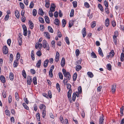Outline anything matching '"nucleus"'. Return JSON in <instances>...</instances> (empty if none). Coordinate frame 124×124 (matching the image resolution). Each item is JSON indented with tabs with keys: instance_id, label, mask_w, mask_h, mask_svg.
I'll return each instance as SVG.
<instances>
[{
	"instance_id": "obj_1",
	"label": "nucleus",
	"mask_w": 124,
	"mask_h": 124,
	"mask_svg": "<svg viewBox=\"0 0 124 124\" xmlns=\"http://www.w3.org/2000/svg\"><path fill=\"white\" fill-rule=\"evenodd\" d=\"M62 71L64 76L67 78L68 80H70L71 78V75L70 73L69 72H67L66 70L64 69H63Z\"/></svg>"
},
{
	"instance_id": "obj_2",
	"label": "nucleus",
	"mask_w": 124,
	"mask_h": 124,
	"mask_svg": "<svg viewBox=\"0 0 124 124\" xmlns=\"http://www.w3.org/2000/svg\"><path fill=\"white\" fill-rule=\"evenodd\" d=\"M43 47L44 48L48 50L50 49V47L49 44L47 43V41L45 40H44L43 41Z\"/></svg>"
},
{
	"instance_id": "obj_3",
	"label": "nucleus",
	"mask_w": 124,
	"mask_h": 124,
	"mask_svg": "<svg viewBox=\"0 0 124 124\" xmlns=\"http://www.w3.org/2000/svg\"><path fill=\"white\" fill-rule=\"evenodd\" d=\"M60 57V54L59 52L57 51L56 53L55 60L56 62H58L59 61Z\"/></svg>"
},
{
	"instance_id": "obj_4",
	"label": "nucleus",
	"mask_w": 124,
	"mask_h": 124,
	"mask_svg": "<svg viewBox=\"0 0 124 124\" xmlns=\"http://www.w3.org/2000/svg\"><path fill=\"white\" fill-rule=\"evenodd\" d=\"M3 53L5 54H6L8 53V48L7 46H4L3 48Z\"/></svg>"
},
{
	"instance_id": "obj_5",
	"label": "nucleus",
	"mask_w": 124,
	"mask_h": 124,
	"mask_svg": "<svg viewBox=\"0 0 124 124\" xmlns=\"http://www.w3.org/2000/svg\"><path fill=\"white\" fill-rule=\"evenodd\" d=\"M56 7L54 3H52L51 5V7L50 8V11L52 12H54L55 10Z\"/></svg>"
},
{
	"instance_id": "obj_6",
	"label": "nucleus",
	"mask_w": 124,
	"mask_h": 124,
	"mask_svg": "<svg viewBox=\"0 0 124 124\" xmlns=\"http://www.w3.org/2000/svg\"><path fill=\"white\" fill-rule=\"evenodd\" d=\"M35 47L36 49L39 48V49H40L42 48V45L41 43H36L35 45Z\"/></svg>"
},
{
	"instance_id": "obj_7",
	"label": "nucleus",
	"mask_w": 124,
	"mask_h": 124,
	"mask_svg": "<svg viewBox=\"0 0 124 124\" xmlns=\"http://www.w3.org/2000/svg\"><path fill=\"white\" fill-rule=\"evenodd\" d=\"M116 84H114L112 85L111 91L112 93H115L116 90Z\"/></svg>"
},
{
	"instance_id": "obj_8",
	"label": "nucleus",
	"mask_w": 124,
	"mask_h": 124,
	"mask_svg": "<svg viewBox=\"0 0 124 124\" xmlns=\"http://www.w3.org/2000/svg\"><path fill=\"white\" fill-rule=\"evenodd\" d=\"M82 33L83 37L84 38L86 34V30L85 28H84L82 30Z\"/></svg>"
},
{
	"instance_id": "obj_9",
	"label": "nucleus",
	"mask_w": 124,
	"mask_h": 124,
	"mask_svg": "<svg viewBox=\"0 0 124 124\" xmlns=\"http://www.w3.org/2000/svg\"><path fill=\"white\" fill-rule=\"evenodd\" d=\"M27 83L29 85H31L32 82V78H31L29 76L27 77Z\"/></svg>"
},
{
	"instance_id": "obj_10",
	"label": "nucleus",
	"mask_w": 124,
	"mask_h": 124,
	"mask_svg": "<svg viewBox=\"0 0 124 124\" xmlns=\"http://www.w3.org/2000/svg\"><path fill=\"white\" fill-rule=\"evenodd\" d=\"M65 58L64 57L62 58L61 62V65L62 67H64L65 64Z\"/></svg>"
},
{
	"instance_id": "obj_11",
	"label": "nucleus",
	"mask_w": 124,
	"mask_h": 124,
	"mask_svg": "<svg viewBox=\"0 0 124 124\" xmlns=\"http://www.w3.org/2000/svg\"><path fill=\"white\" fill-rule=\"evenodd\" d=\"M103 121L104 119H103V116L102 115V116H101L99 119V124H103Z\"/></svg>"
},
{
	"instance_id": "obj_12",
	"label": "nucleus",
	"mask_w": 124,
	"mask_h": 124,
	"mask_svg": "<svg viewBox=\"0 0 124 124\" xmlns=\"http://www.w3.org/2000/svg\"><path fill=\"white\" fill-rule=\"evenodd\" d=\"M0 80L1 82L3 83H4L6 82V79L5 78L3 75H1L0 76Z\"/></svg>"
},
{
	"instance_id": "obj_13",
	"label": "nucleus",
	"mask_w": 124,
	"mask_h": 124,
	"mask_svg": "<svg viewBox=\"0 0 124 124\" xmlns=\"http://www.w3.org/2000/svg\"><path fill=\"white\" fill-rule=\"evenodd\" d=\"M39 108L40 109H42V111L46 110V107L43 104H40L39 106Z\"/></svg>"
},
{
	"instance_id": "obj_14",
	"label": "nucleus",
	"mask_w": 124,
	"mask_h": 124,
	"mask_svg": "<svg viewBox=\"0 0 124 124\" xmlns=\"http://www.w3.org/2000/svg\"><path fill=\"white\" fill-rule=\"evenodd\" d=\"M45 7L47 8H49L50 5V1L49 0H45Z\"/></svg>"
},
{
	"instance_id": "obj_15",
	"label": "nucleus",
	"mask_w": 124,
	"mask_h": 124,
	"mask_svg": "<svg viewBox=\"0 0 124 124\" xmlns=\"http://www.w3.org/2000/svg\"><path fill=\"white\" fill-rule=\"evenodd\" d=\"M29 25L30 28L32 29L34 27L33 24L32 22L30 20L29 21Z\"/></svg>"
},
{
	"instance_id": "obj_16",
	"label": "nucleus",
	"mask_w": 124,
	"mask_h": 124,
	"mask_svg": "<svg viewBox=\"0 0 124 124\" xmlns=\"http://www.w3.org/2000/svg\"><path fill=\"white\" fill-rule=\"evenodd\" d=\"M115 54V53L114 50H112L111 52L109 53V55L108 56L109 57H112Z\"/></svg>"
},
{
	"instance_id": "obj_17",
	"label": "nucleus",
	"mask_w": 124,
	"mask_h": 124,
	"mask_svg": "<svg viewBox=\"0 0 124 124\" xmlns=\"http://www.w3.org/2000/svg\"><path fill=\"white\" fill-rule=\"evenodd\" d=\"M72 92V90H69L67 93V95L68 98L69 99L71 100V94Z\"/></svg>"
},
{
	"instance_id": "obj_18",
	"label": "nucleus",
	"mask_w": 124,
	"mask_h": 124,
	"mask_svg": "<svg viewBox=\"0 0 124 124\" xmlns=\"http://www.w3.org/2000/svg\"><path fill=\"white\" fill-rule=\"evenodd\" d=\"M109 19L108 18H107L105 20V26L108 27L109 25Z\"/></svg>"
},
{
	"instance_id": "obj_19",
	"label": "nucleus",
	"mask_w": 124,
	"mask_h": 124,
	"mask_svg": "<svg viewBox=\"0 0 124 124\" xmlns=\"http://www.w3.org/2000/svg\"><path fill=\"white\" fill-rule=\"evenodd\" d=\"M49 62V60L48 59L46 60L44 62L43 66L44 67L46 68L47 65Z\"/></svg>"
},
{
	"instance_id": "obj_20",
	"label": "nucleus",
	"mask_w": 124,
	"mask_h": 124,
	"mask_svg": "<svg viewBox=\"0 0 124 124\" xmlns=\"http://www.w3.org/2000/svg\"><path fill=\"white\" fill-rule=\"evenodd\" d=\"M15 14L17 18H19L20 14L18 10H16L15 11Z\"/></svg>"
},
{
	"instance_id": "obj_21",
	"label": "nucleus",
	"mask_w": 124,
	"mask_h": 124,
	"mask_svg": "<svg viewBox=\"0 0 124 124\" xmlns=\"http://www.w3.org/2000/svg\"><path fill=\"white\" fill-rule=\"evenodd\" d=\"M98 52L99 54L103 57V54L101 48L99 47L98 49Z\"/></svg>"
},
{
	"instance_id": "obj_22",
	"label": "nucleus",
	"mask_w": 124,
	"mask_h": 124,
	"mask_svg": "<svg viewBox=\"0 0 124 124\" xmlns=\"http://www.w3.org/2000/svg\"><path fill=\"white\" fill-rule=\"evenodd\" d=\"M41 63V60H39L36 66L38 68L40 67Z\"/></svg>"
},
{
	"instance_id": "obj_23",
	"label": "nucleus",
	"mask_w": 124,
	"mask_h": 124,
	"mask_svg": "<svg viewBox=\"0 0 124 124\" xmlns=\"http://www.w3.org/2000/svg\"><path fill=\"white\" fill-rule=\"evenodd\" d=\"M18 64V61L16 60L14 61L13 66L14 67L16 68L17 67Z\"/></svg>"
},
{
	"instance_id": "obj_24",
	"label": "nucleus",
	"mask_w": 124,
	"mask_h": 124,
	"mask_svg": "<svg viewBox=\"0 0 124 124\" xmlns=\"http://www.w3.org/2000/svg\"><path fill=\"white\" fill-rule=\"evenodd\" d=\"M9 78L10 80L12 81L14 79V75L12 73L10 72L9 74Z\"/></svg>"
},
{
	"instance_id": "obj_25",
	"label": "nucleus",
	"mask_w": 124,
	"mask_h": 124,
	"mask_svg": "<svg viewBox=\"0 0 124 124\" xmlns=\"http://www.w3.org/2000/svg\"><path fill=\"white\" fill-rule=\"evenodd\" d=\"M33 82L35 85H36L37 84V79L36 77H34L33 79L32 80Z\"/></svg>"
},
{
	"instance_id": "obj_26",
	"label": "nucleus",
	"mask_w": 124,
	"mask_h": 124,
	"mask_svg": "<svg viewBox=\"0 0 124 124\" xmlns=\"http://www.w3.org/2000/svg\"><path fill=\"white\" fill-rule=\"evenodd\" d=\"M54 23L57 25H59L60 24L59 20L57 18H56L54 20Z\"/></svg>"
},
{
	"instance_id": "obj_27",
	"label": "nucleus",
	"mask_w": 124,
	"mask_h": 124,
	"mask_svg": "<svg viewBox=\"0 0 124 124\" xmlns=\"http://www.w3.org/2000/svg\"><path fill=\"white\" fill-rule=\"evenodd\" d=\"M44 35L48 39H50V36L49 33L47 32H45Z\"/></svg>"
},
{
	"instance_id": "obj_28",
	"label": "nucleus",
	"mask_w": 124,
	"mask_h": 124,
	"mask_svg": "<svg viewBox=\"0 0 124 124\" xmlns=\"http://www.w3.org/2000/svg\"><path fill=\"white\" fill-rule=\"evenodd\" d=\"M81 66L80 65H77L76 67V69L77 71H78L81 70Z\"/></svg>"
},
{
	"instance_id": "obj_29",
	"label": "nucleus",
	"mask_w": 124,
	"mask_h": 124,
	"mask_svg": "<svg viewBox=\"0 0 124 124\" xmlns=\"http://www.w3.org/2000/svg\"><path fill=\"white\" fill-rule=\"evenodd\" d=\"M19 38L18 39V42L19 43V45L20 46H21L22 44L21 38L19 36Z\"/></svg>"
},
{
	"instance_id": "obj_30",
	"label": "nucleus",
	"mask_w": 124,
	"mask_h": 124,
	"mask_svg": "<svg viewBox=\"0 0 124 124\" xmlns=\"http://www.w3.org/2000/svg\"><path fill=\"white\" fill-rule=\"evenodd\" d=\"M15 97L16 100L17 101L19 100V97L18 93L17 92H16L15 93Z\"/></svg>"
},
{
	"instance_id": "obj_31",
	"label": "nucleus",
	"mask_w": 124,
	"mask_h": 124,
	"mask_svg": "<svg viewBox=\"0 0 124 124\" xmlns=\"http://www.w3.org/2000/svg\"><path fill=\"white\" fill-rule=\"evenodd\" d=\"M66 23V20L64 19H63L62 21V24L63 27H65Z\"/></svg>"
},
{
	"instance_id": "obj_32",
	"label": "nucleus",
	"mask_w": 124,
	"mask_h": 124,
	"mask_svg": "<svg viewBox=\"0 0 124 124\" xmlns=\"http://www.w3.org/2000/svg\"><path fill=\"white\" fill-rule=\"evenodd\" d=\"M38 13L41 16L43 15L44 14L43 11L41 8L39 9Z\"/></svg>"
},
{
	"instance_id": "obj_33",
	"label": "nucleus",
	"mask_w": 124,
	"mask_h": 124,
	"mask_svg": "<svg viewBox=\"0 0 124 124\" xmlns=\"http://www.w3.org/2000/svg\"><path fill=\"white\" fill-rule=\"evenodd\" d=\"M45 18L46 22L48 23H49L50 22V20L48 16H45Z\"/></svg>"
},
{
	"instance_id": "obj_34",
	"label": "nucleus",
	"mask_w": 124,
	"mask_h": 124,
	"mask_svg": "<svg viewBox=\"0 0 124 124\" xmlns=\"http://www.w3.org/2000/svg\"><path fill=\"white\" fill-rule=\"evenodd\" d=\"M107 69L109 70H111V65L109 63L107 64Z\"/></svg>"
},
{
	"instance_id": "obj_35",
	"label": "nucleus",
	"mask_w": 124,
	"mask_h": 124,
	"mask_svg": "<svg viewBox=\"0 0 124 124\" xmlns=\"http://www.w3.org/2000/svg\"><path fill=\"white\" fill-rule=\"evenodd\" d=\"M48 29L49 32L51 33L53 32V30L50 26H49L48 27Z\"/></svg>"
},
{
	"instance_id": "obj_36",
	"label": "nucleus",
	"mask_w": 124,
	"mask_h": 124,
	"mask_svg": "<svg viewBox=\"0 0 124 124\" xmlns=\"http://www.w3.org/2000/svg\"><path fill=\"white\" fill-rule=\"evenodd\" d=\"M67 88L68 89H69V90H72L71 89V85L69 84H66Z\"/></svg>"
},
{
	"instance_id": "obj_37",
	"label": "nucleus",
	"mask_w": 124,
	"mask_h": 124,
	"mask_svg": "<svg viewBox=\"0 0 124 124\" xmlns=\"http://www.w3.org/2000/svg\"><path fill=\"white\" fill-rule=\"evenodd\" d=\"M22 74L24 78H26V74L25 71L23 70L22 71Z\"/></svg>"
},
{
	"instance_id": "obj_38",
	"label": "nucleus",
	"mask_w": 124,
	"mask_h": 124,
	"mask_svg": "<svg viewBox=\"0 0 124 124\" xmlns=\"http://www.w3.org/2000/svg\"><path fill=\"white\" fill-rule=\"evenodd\" d=\"M36 117L37 120L39 121H40V116L39 113H38L36 115Z\"/></svg>"
},
{
	"instance_id": "obj_39",
	"label": "nucleus",
	"mask_w": 124,
	"mask_h": 124,
	"mask_svg": "<svg viewBox=\"0 0 124 124\" xmlns=\"http://www.w3.org/2000/svg\"><path fill=\"white\" fill-rule=\"evenodd\" d=\"M52 69H50L49 71V74L51 78H52L53 77V74L52 73Z\"/></svg>"
},
{
	"instance_id": "obj_40",
	"label": "nucleus",
	"mask_w": 124,
	"mask_h": 124,
	"mask_svg": "<svg viewBox=\"0 0 124 124\" xmlns=\"http://www.w3.org/2000/svg\"><path fill=\"white\" fill-rule=\"evenodd\" d=\"M116 37L117 36L115 35H114L113 36L114 41L115 44H116L117 43Z\"/></svg>"
},
{
	"instance_id": "obj_41",
	"label": "nucleus",
	"mask_w": 124,
	"mask_h": 124,
	"mask_svg": "<svg viewBox=\"0 0 124 124\" xmlns=\"http://www.w3.org/2000/svg\"><path fill=\"white\" fill-rule=\"evenodd\" d=\"M87 75L90 77L92 78L93 77V75L92 73L90 72H88L87 73Z\"/></svg>"
},
{
	"instance_id": "obj_42",
	"label": "nucleus",
	"mask_w": 124,
	"mask_h": 124,
	"mask_svg": "<svg viewBox=\"0 0 124 124\" xmlns=\"http://www.w3.org/2000/svg\"><path fill=\"white\" fill-rule=\"evenodd\" d=\"M91 55L92 57L94 58H97V56L93 52H92L91 54Z\"/></svg>"
},
{
	"instance_id": "obj_43",
	"label": "nucleus",
	"mask_w": 124,
	"mask_h": 124,
	"mask_svg": "<svg viewBox=\"0 0 124 124\" xmlns=\"http://www.w3.org/2000/svg\"><path fill=\"white\" fill-rule=\"evenodd\" d=\"M56 87L58 90V91L60 92V86L59 84L58 83H57L56 85Z\"/></svg>"
},
{
	"instance_id": "obj_44",
	"label": "nucleus",
	"mask_w": 124,
	"mask_h": 124,
	"mask_svg": "<svg viewBox=\"0 0 124 124\" xmlns=\"http://www.w3.org/2000/svg\"><path fill=\"white\" fill-rule=\"evenodd\" d=\"M76 94L75 93H73V95H72V100L73 101H75L76 97Z\"/></svg>"
},
{
	"instance_id": "obj_45",
	"label": "nucleus",
	"mask_w": 124,
	"mask_h": 124,
	"mask_svg": "<svg viewBox=\"0 0 124 124\" xmlns=\"http://www.w3.org/2000/svg\"><path fill=\"white\" fill-rule=\"evenodd\" d=\"M5 114L8 116H9L10 115V113L9 111L8 110H6L5 111Z\"/></svg>"
},
{
	"instance_id": "obj_46",
	"label": "nucleus",
	"mask_w": 124,
	"mask_h": 124,
	"mask_svg": "<svg viewBox=\"0 0 124 124\" xmlns=\"http://www.w3.org/2000/svg\"><path fill=\"white\" fill-rule=\"evenodd\" d=\"M73 24V21H70L69 23V27L70 28L71 27Z\"/></svg>"
},
{
	"instance_id": "obj_47",
	"label": "nucleus",
	"mask_w": 124,
	"mask_h": 124,
	"mask_svg": "<svg viewBox=\"0 0 124 124\" xmlns=\"http://www.w3.org/2000/svg\"><path fill=\"white\" fill-rule=\"evenodd\" d=\"M96 24V22L95 21L92 22L91 25V27L92 28H94Z\"/></svg>"
},
{
	"instance_id": "obj_48",
	"label": "nucleus",
	"mask_w": 124,
	"mask_h": 124,
	"mask_svg": "<svg viewBox=\"0 0 124 124\" xmlns=\"http://www.w3.org/2000/svg\"><path fill=\"white\" fill-rule=\"evenodd\" d=\"M120 60L122 62L124 61V55L123 54H121L120 56Z\"/></svg>"
},
{
	"instance_id": "obj_49",
	"label": "nucleus",
	"mask_w": 124,
	"mask_h": 124,
	"mask_svg": "<svg viewBox=\"0 0 124 124\" xmlns=\"http://www.w3.org/2000/svg\"><path fill=\"white\" fill-rule=\"evenodd\" d=\"M98 7L101 10V11H103V8L102 6L100 4H98Z\"/></svg>"
},
{
	"instance_id": "obj_50",
	"label": "nucleus",
	"mask_w": 124,
	"mask_h": 124,
	"mask_svg": "<svg viewBox=\"0 0 124 124\" xmlns=\"http://www.w3.org/2000/svg\"><path fill=\"white\" fill-rule=\"evenodd\" d=\"M77 2L76 1H73L72 2V4H73V7L75 8H76L77 6Z\"/></svg>"
},
{
	"instance_id": "obj_51",
	"label": "nucleus",
	"mask_w": 124,
	"mask_h": 124,
	"mask_svg": "<svg viewBox=\"0 0 124 124\" xmlns=\"http://www.w3.org/2000/svg\"><path fill=\"white\" fill-rule=\"evenodd\" d=\"M59 78L61 79H63V75L62 73L59 72Z\"/></svg>"
},
{
	"instance_id": "obj_52",
	"label": "nucleus",
	"mask_w": 124,
	"mask_h": 124,
	"mask_svg": "<svg viewBox=\"0 0 124 124\" xmlns=\"http://www.w3.org/2000/svg\"><path fill=\"white\" fill-rule=\"evenodd\" d=\"M77 77V74L76 73H75L73 75V80L74 81H75Z\"/></svg>"
},
{
	"instance_id": "obj_53",
	"label": "nucleus",
	"mask_w": 124,
	"mask_h": 124,
	"mask_svg": "<svg viewBox=\"0 0 124 124\" xmlns=\"http://www.w3.org/2000/svg\"><path fill=\"white\" fill-rule=\"evenodd\" d=\"M84 5L85 7L87 8H89V7L90 5L87 2H85L84 3Z\"/></svg>"
},
{
	"instance_id": "obj_54",
	"label": "nucleus",
	"mask_w": 124,
	"mask_h": 124,
	"mask_svg": "<svg viewBox=\"0 0 124 124\" xmlns=\"http://www.w3.org/2000/svg\"><path fill=\"white\" fill-rule=\"evenodd\" d=\"M23 105L24 108L27 110L29 109V107L27 106L25 103H23Z\"/></svg>"
},
{
	"instance_id": "obj_55",
	"label": "nucleus",
	"mask_w": 124,
	"mask_h": 124,
	"mask_svg": "<svg viewBox=\"0 0 124 124\" xmlns=\"http://www.w3.org/2000/svg\"><path fill=\"white\" fill-rule=\"evenodd\" d=\"M76 54L77 57L79 56V54L80 52L78 49L76 50L75 52Z\"/></svg>"
},
{
	"instance_id": "obj_56",
	"label": "nucleus",
	"mask_w": 124,
	"mask_h": 124,
	"mask_svg": "<svg viewBox=\"0 0 124 124\" xmlns=\"http://www.w3.org/2000/svg\"><path fill=\"white\" fill-rule=\"evenodd\" d=\"M33 16H35L37 14V11L35 9H34L33 11Z\"/></svg>"
},
{
	"instance_id": "obj_57",
	"label": "nucleus",
	"mask_w": 124,
	"mask_h": 124,
	"mask_svg": "<svg viewBox=\"0 0 124 124\" xmlns=\"http://www.w3.org/2000/svg\"><path fill=\"white\" fill-rule=\"evenodd\" d=\"M19 4L20 8L22 9H23L24 8V5L23 3L22 2H20Z\"/></svg>"
},
{
	"instance_id": "obj_58",
	"label": "nucleus",
	"mask_w": 124,
	"mask_h": 124,
	"mask_svg": "<svg viewBox=\"0 0 124 124\" xmlns=\"http://www.w3.org/2000/svg\"><path fill=\"white\" fill-rule=\"evenodd\" d=\"M2 94L3 96V98H5L6 97V92L4 91H3L2 93Z\"/></svg>"
},
{
	"instance_id": "obj_59",
	"label": "nucleus",
	"mask_w": 124,
	"mask_h": 124,
	"mask_svg": "<svg viewBox=\"0 0 124 124\" xmlns=\"http://www.w3.org/2000/svg\"><path fill=\"white\" fill-rule=\"evenodd\" d=\"M74 10L73 9H72L70 13V16L71 17H72L74 15Z\"/></svg>"
},
{
	"instance_id": "obj_60",
	"label": "nucleus",
	"mask_w": 124,
	"mask_h": 124,
	"mask_svg": "<svg viewBox=\"0 0 124 124\" xmlns=\"http://www.w3.org/2000/svg\"><path fill=\"white\" fill-rule=\"evenodd\" d=\"M39 19L40 22V23H44V20L43 18L41 17H39Z\"/></svg>"
},
{
	"instance_id": "obj_61",
	"label": "nucleus",
	"mask_w": 124,
	"mask_h": 124,
	"mask_svg": "<svg viewBox=\"0 0 124 124\" xmlns=\"http://www.w3.org/2000/svg\"><path fill=\"white\" fill-rule=\"evenodd\" d=\"M37 55L39 57L42 54L41 52L40 51H38L36 53Z\"/></svg>"
},
{
	"instance_id": "obj_62",
	"label": "nucleus",
	"mask_w": 124,
	"mask_h": 124,
	"mask_svg": "<svg viewBox=\"0 0 124 124\" xmlns=\"http://www.w3.org/2000/svg\"><path fill=\"white\" fill-rule=\"evenodd\" d=\"M20 54L18 53H17V55H16V60H17V61H18V60L20 59Z\"/></svg>"
},
{
	"instance_id": "obj_63",
	"label": "nucleus",
	"mask_w": 124,
	"mask_h": 124,
	"mask_svg": "<svg viewBox=\"0 0 124 124\" xmlns=\"http://www.w3.org/2000/svg\"><path fill=\"white\" fill-rule=\"evenodd\" d=\"M65 41L66 43L68 45L70 44V42L69 41V38L67 37L65 38Z\"/></svg>"
},
{
	"instance_id": "obj_64",
	"label": "nucleus",
	"mask_w": 124,
	"mask_h": 124,
	"mask_svg": "<svg viewBox=\"0 0 124 124\" xmlns=\"http://www.w3.org/2000/svg\"><path fill=\"white\" fill-rule=\"evenodd\" d=\"M43 111L42 112V117L43 118H44L46 115V110H43Z\"/></svg>"
}]
</instances>
